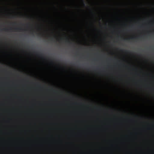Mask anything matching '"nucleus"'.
Segmentation results:
<instances>
[{
  "label": "nucleus",
  "mask_w": 154,
  "mask_h": 154,
  "mask_svg": "<svg viewBox=\"0 0 154 154\" xmlns=\"http://www.w3.org/2000/svg\"><path fill=\"white\" fill-rule=\"evenodd\" d=\"M150 3L153 4H154V1L152 2H151Z\"/></svg>",
  "instance_id": "obj_1"
},
{
  "label": "nucleus",
  "mask_w": 154,
  "mask_h": 154,
  "mask_svg": "<svg viewBox=\"0 0 154 154\" xmlns=\"http://www.w3.org/2000/svg\"><path fill=\"white\" fill-rule=\"evenodd\" d=\"M81 1L82 2H84V0H81Z\"/></svg>",
  "instance_id": "obj_2"
}]
</instances>
